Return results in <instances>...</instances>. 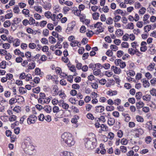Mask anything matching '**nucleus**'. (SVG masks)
<instances>
[{"label": "nucleus", "mask_w": 156, "mask_h": 156, "mask_svg": "<svg viewBox=\"0 0 156 156\" xmlns=\"http://www.w3.org/2000/svg\"><path fill=\"white\" fill-rule=\"evenodd\" d=\"M61 140L69 147L73 145L75 142L72 135L69 133H64L61 136Z\"/></svg>", "instance_id": "1"}, {"label": "nucleus", "mask_w": 156, "mask_h": 156, "mask_svg": "<svg viewBox=\"0 0 156 156\" xmlns=\"http://www.w3.org/2000/svg\"><path fill=\"white\" fill-rule=\"evenodd\" d=\"M24 145L25 147L24 151L30 155H32L35 153V150L34 146L31 144V140L30 138L26 139L24 142Z\"/></svg>", "instance_id": "2"}, {"label": "nucleus", "mask_w": 156, "mask_h": 156, "mask_svg": "<svg viewBox=\"0 0 156 156\" xmlns=\"http://www.w3.org/2000/svg\"><path fill=\"white\" fill-rule=\"evenodd\" d=\"M85 142V145L86 148L88 149H92L94 147L93 144V142L88 139L84 140Z\"/></svg>", "instance_id": "3"}, {"label": "nucleus", "mask_w": 156, "mask_h": 156, "mask_svg": "<svg viewBox=\"0 0 156 156\" xmlns=\"http://www.w3.org/2000/svg\"><path fill=\"white\" fill-rule=\"evenodd\" d=\"M37 117L34 114L30 115L27 118V122L28 124L34 123L37 121Z\"/></svg>", "instance_id": "4"}, {"label": "nucleus", "mask_w": 156, "mask_h": 156, "mask_svg": "<svg viewBox=\"0 0 156 156\" xmlns=\"http://www.w3.org/2000/svg\"><path fill=\"white\" fill-rule=\"evenodd\" d=\"M75 26V25L73 24L72 23H70L68 25V27L66 30V32L67 34H69V32L72 31L74 27Z\"/></svg>", "instance_id": "5"}, {"label": "nucleus", "mask_w": 156, "mask_h": 156, "mask_svg": "<svg viewBox=\"0 0 156 156\" xmlns=\"http://www.w3.org/2000/svg\"><path fill=\"white\" fill-rule=\"evenodd\" d=\"M95 108L96 111L98 112H102L105 110L104 107L101 105L97 106Z\"/></svg>", "instance_id": "6"}, {"label": "nucleus", "mask_w": 156, "mask_h": 156, "mask_svg": "<svg viewBox=\"0 0 156 156\" xmlns=\"http://www.w3.org/2000/svg\"><path fill=\"white\" fill-rule=\"evenodd\" d=\"M21 21V20L20 18H15L12 20L13 23H12V26H14L15 24H19Z\"/></svg>", "instance_id": "7"}, {"label": "nucleus", "mask_w": 156, "mask_h": 156, "mask_svg": "<svg viewBox=\"0 0 156 156\" xmlns=\"http://www.w3.org/2000/svg\"><path fill=\"white\" fill-rule=\"evenodd\" d=\"M155 64L154 63H151L150 65L147 66V69L150 71H152L154 68Z\"/></svg>", "instance_id": "8"}, {"label": "nucleus", "mask_w": 156, "mask_h": 156, "mask_svg": "<svg viewBox=\"0 0 156 156\" xmlns=\"http://www.w3.org/2000/svg\"><path fill=\"white\" fill-rule=\"evenodd\" d=\"M43 7L46 10H49L51 8V4L49 2H47L43 5Z\"/></svg>", "instance_id": "9"}, {"label": "nucleus", "mask_w": 156, "mask_h": 156, "mask_svg": "<svg viewBox=\"0 0 156 156\" xmlns=\"http://www.w3.org/2000/svg\"><path fill=\"white\" fill-rule=\"evenodd\" d=\"M115 121L114 118H110L108 119V124L109 126H112L114 125L115 123Z\"/></svg>", "instance_id": "10"}, {"label": "nucleus", "mask_w": 156, "mask_h": 156, "mask_svg": "<svg viewBox=\"0 0 156 156\" xmlns=\"http://www.w3.org/2000/svg\"><path fill=\"white\" fill-rule=\"evenodd\" d=\"M47 113H49L51 111V108L49 105H47L45 106L43 108Z\"/></svg>", "instance_id": "11"}, {"label": "nucleus", "mask_w": 156, "mask_h": 156, "mask_svg": "<svg viewBox=\"0 0 156 156\" xmlns=\"http://www.w3.org/2000/svg\"><path fill=\"white\" fill-rule=\"evenodd\" d=\"M136 107L137 109L140 108H142L144 105V103L142 102L139 101L136 103Z\"/></svg>", "instance_id": "12"}, {"label": "nucleus", "mask_w": 156, "mask_h": 156, "mask_svg": "<svg viewBox=\"0 0 156 156\" xmlns=\"http://www.w3.org/2000/svg\"><path fill=\"white\" fill-rule=\"evenodd\" d=\"M95 120L97 122H98V120L102 121L103 123H104L105 122V118L103 116H101L99 118H95Z\"/></svg>", "instance_id": "13"}, {"label": "nucleus", "mask_w": 156, "mask_h": 156, "mask_svg": "<svg viewBox=\"0 0 156 156\" xmlns=\"http://www.w3.org/2000/svg\"><path fill=\"white\" fill-rule=\"evenodd\" d=\"M115 34L118 36H121L123 34V31L120 29H118L115 31Z\"/></svg>", "instance_id": "14"}, {"label": "nucleus", "mask_w": 156, "mask_h": 156, "mask_svg": "<svg viewBox=\"0 0 156 156\" xmlns=\"http://www.w3.org/2000/svg\"><path fill=\"white\" fill-rule=\"evenodd\" d=\"M143 85L144 87H149L150 86V84L148 80H143Z\"/></svg>", "instance_id": "15"}, {"label": "nucleus", "mask_w": 156, "mask_h": 156, "mask_svg": "<svg viewBox=\"0 0 156 156\" xmlns=\"http://www.w3.org/2000/svg\"><path fill=\"white\" fill-rule=\"evenodd\" d=\"M19 91L21 94L26 93L27 91L25 88L22 87H20Z\"/></svg>", "instance_id": "16"}, {"label": "nucleus", "mask_w": 156, "mask_h": 156, "mask_svg": "<svg viewBox=\"0 0 156 156\" xmlns=\"http://www.w3.org/2000/svg\"><path fill=\"white\" fill-rule=\"evenodd\" d=\"M151 96L150 95H146L144 96L143 97V99L144 100L149 101L151 99Z\"/></svg>", "instance_id": "17"}, {"label": "nucleus", "mask_w": 156, "mask_h": 156, "mask_svg": "<svg viewBox=\"0 0 156 156\" xmlns=\"http://www.w3.org/2000/svg\"><path fill=\"white\" fill-rule=\"evenodd\" d=\"M11 25V23L9 20L5 21L3 24V26L5 27H9Z\"/></svg>", "instance_id": "18"}, {"label": "nucleus", "mask_w": 156, "mask_h": 156, "mask_svg": "<svg viewBox=\"0 0 156 156\" xmlns=\"http://www.w3.org/2000/svg\"><path fill=\"white\" fill-rule=\"evenodd\" d=\"M34 9L37 12L39 11L40 13H41L42 12V8L40 6H35L34 7Z\"/></svg>", "instance_id": "19"}, {"label": "nucleus", "mask_w": 156, "mask_h": 156, "mask_svg": "<svg viewBox=\"0 0 156 156\" xmlns=\"http://www.w3.org/2000/svg\"><path fill=\"white\" fill-rule=\"evenodd\" d=\"M113 22V20L111 17L108 18L106 21V23L107 24L111 25L112 24Z\"/></svg>", "instance_id": "20"}, {"label": "nucleus", "mask_w": 156, "mask_h": 156, "mask_svg": "<svg viewBox=\"0 0 156 156\" xmlns=\"http://www.w3.org/2000/svg\"><path fill=\"white\" fill-rule=\"evenodd\" d=\"M128 52L132 55H134L135 53L136 52V50L133 49V48H129L128 49Z\"/></svg>", "instance_id": "21"}, {"label": "nucleus", "mask_w": 156, "mask_h": 156, "mask_svg": "<svg viewBox=\"0 0 156 156\" xmlns=\"http://www.w3.org/2000/svg\"><path fill=\"white\" fill-rule=\"evenodd\" d=\"M35 67V63L34 62H32L31 63H30L28 65V68L30 69H34Z\"/></svg>", "instance_id": "22"}, {"label": "nucleus", "mask_w": 156, "mask_h": 156, "mask_svg": "<svg viewBox=\"0 0 156 156\" xmlns=\"http://www.w3.org/2000/svg\"><path fill=\"white\" fill-rule=\"evenodd\" d=\"M86 2L87 3L88 2V5H89V7H90V2H91L92 4L93 5H95L97 3V0H87Z\"/></svg>", "instance_id": "23"}, {"label": "nucleus", "mask_w": 156, "mask_h": 156, "mask_svg": "<svg viewBox=\"0 0 156 156\" xmlns=\"http://www.w3.org/2000/svg\"><path fill=\"white\" fill-rule=\"evenodd\" d=\"M94 20H97L99 16V14L98 12H95L92 14Z\"/></svg>", "instance_id": "24"}, {"label": "nucleus", "mask_w": 156, "mask_h": 156, "mask_svg": "<svg viewBox=\"0 0 156 156\" xmlns=\"http://www.w3.org/2000/svg\"><path fill=\"white\" fill-rule=\"evenodd\" d=\"M13 43H14L15 46L17 47L19 46L20 44V41L19 39H14L13 41Z\"/></svg>", "instance_id": "25"}, {"label": "nucleus", "mask_w": 156, "mask_h": 156, "mask_svg": "<svg viewBox=\"0 0 156 156\" xmlns=\"http://www.w3.org/2000/svg\"><path fill=\"white\" fill-rule=\"evenodd\" d=\"M6 66V62L5 61H2L0 63V67L1 68L5 69Z\"/></svg>", "instance_id": "26"}, {"label": "nucleus", "mask_w": 156, "mask_h": 156, "mask_svg": "<svg viewBox=\"0 0 156 156\" xmlns=\"http://www.w3.org/2000/svg\"><path fill=\"white\" fill-rule=\"evenodd\" d=\"M40 91V87H38L36 88H33L32 89L33 92L35 93L38 94L39 93Z\"/></svg>", "instance_id": "27"}, {"label": "nucleus", "mask_w": 156, "mask_h": 156, "mask_svg": "<svg viewBox=\"0 0 156 156\" xmlns=\"http://www.w3.org/2000/svg\"><path fill=\"white\" fill-rule=\"evenodd\" d=\"M0 33H5L6 34H9V31L7 30L2 27L1 28H0Z\"/></svg>", "instance_id": "28"}, {"label": "nucleus", "mask_w": 156, "mask_h": 156, "mask_svg": "<svg viewBox=\"0 0 156 156\" xmlns=\"http://www.w3.org/2000/svg\"><path fill=\"white\" fill-rule=\"evenodd\" d=\"M142 95V93L140 92H138L136 94V98L137 100L140 99L141 98Z\"/></svg>", "instance_id": "29"}, {"label": "nucleus", "mask_w": 156, "mask_h": 156, "mask_svg": "<svg viewBox=\"0 0 156 156\" xmlns=\"http://www.w3.org/2000/svg\"><path fill=\"white\" fill-rule=\"evenodd\" d=\"M122 14V15H123V14H124V12H123V11L120 10V9H118L115 11V13H114L115 15H116L118 14Z\"/></svg>", "instance_id": "30"}, {"label": "nucleus", "mask_w": 156, "mask_h": 156, "mask_svg": "<svg viewBox=\"0 0 156 156\" xmlns=\"http://www.w3.org/2000/svg\"><path fill=\"white\" fill-rule=\"evenodd\" d=\"M151 26L150 25H148L145 26L144 28V30L145 32H147L151 29Z\"/></svg>", "instance_id": "31"}, {"label": "nucleus", "mask_w": 156, "mask_h": 156, "mask_svg": "<svg viewBox=\"0 0 156 156\" xmlns=\"http://www.w3.org/2000/svg\"><path fill=\"white\" fill-rule=\"evenodd\" d=\"M49 41L52 44L56 42L55 39L52 36H50L49 37Z\"/></svg>", "instance_id": "32"}, {"label": "nucleus", "mask_w": 156, "mask_h": 156, "mask_svg": "<svg viewBox=\"0 0 156 156\" xmlns=\"http://www.w3.org/2000/svg\"><path fill=\"white\" fill-rule=\"evenodd\" d=\"M95 30V33L97 35L99 34L100 33H101L103 31V28L102 27H100Z\"/></svg>", "instance_id": "33"}, {"label": "nucleus", "mask_w": 156, "mask_h": 156, "mask_svg": "<svg viewBox=\"0 0 156 156\" xmlns=\"http://www.w3.org/2000/svg\"><path fill=\"white\" fill-rule=\"evenodd\" d=\"M124 54L123 52L122 51H119L117 52V56L118 58L121 57Z\"/></svg>", "instance_id": "34"}, {"label": "nucleus", "mask_w": 156, "mask_h": 156, "mask_svg": "<svg viewBox=\"0 0 156 156\" xmlns=\"http://www.w3.org/2000/svg\"><path fill=\"white\" fill-rule=\"evenodd\" d=\"M102 24L101 22H98L94 25V27L96 28H98L101 27V25Z\"/></svg>", "instance_id": "35"}, {"label": "nucleus", "mask_w": 156, "mask_h": 156, "mask_svg": "<svg viewBox=\"0 0 156 156\" xmlns=\"http://www.w3.org/2000/svg\"><path fill=\"white\" fill-rule=\"evenodd\" d=\"M101 72V70L99 69H95L93 70V73L95 75H98Z\"/></svg>", "instance_id": "36"}, {"label": "nucleus", "mask_w": 156, "mask_h": 156, "mask_svg": "<svg viewBox=\"0 0 156 156\" xmlns=\"http://www.w3.org/2000/svg\"><path fill=\"white\" fill-rule=\"evenodd\" d=\"M53 90H54V94L55 95H56L58 94V87L57 86H55L53 88Z\"/></svg>", "instance_id": "37"}, {"label": "nucleus", "mask_w": 156, "mask_h": 156, "mask_svg": "<svg viewBox=\"0 0 156 156\" xmlns=\"http://www.w3.org/2000/svg\"><path fill=\"white\" fill-rule=\"evenodd\" d=\"M146 11V9L144 7H142L139 11V13L140 14L143 15Z\"/></svg>", "instance_id": "38"}, {"label": "nucleus", "mask_w": 156, "mask_h": 156, "mask_svg": "<svg viewBox=\"0 0 156 156\" xmlns=\"http://www.w3.org/2000/svg\"><path fill=\"white\" fill-rule=\"evenodd\" d=\"M121 71V70L119 68H118L117 67H116L115 68V69H114V72L115 73L119 74Z\"/></svg>", "instance_id": "39"}, {"label": "nucleus", "mask_w": 156, "mask_h": 156, "mask_svg": "<svg viewBox=\"0 0 156 156\" xmlns=\"http://www.w3.org/2000/svg\"><path fill=\"white\" fill-rule=\"evenodd\" d=\"M45 117L43 114H40L38 116V119L40 121H42L44 120Z\"/></svg>", "instance_id": "40"}, {"label": "nucleus", "mask_w": 156, "mask_h": 156, "mask_svg": "<svg viewBox=\"0 0 156 156\" xmlns=\"http://www.w3.org/2000/svg\"><path fill=\"white\" fill-rule=\"evenodd\" d=\"M147 9V11H148L149 13H152V15L154 14L155 10L153 8L149 7Z\"/></svg>", "instance_id": "41"}, {"label": "nucleus", "mask_w": 156, "mask_h": 156, "mask_svg": "<svg viewBox=\"0 0 156 156\" xmlns=\"http://www.w3.org/2000/svg\"><path fill=\"white\" fill-rule=\"evenodd\" d=\"M117 94V92L116 90H114L112 91H108V94L110 96H113L114 95H115Z\"/></svg>", "instance_id": "42"}, {"label": "nucleus", "mask_w": 156, "mask_h": 156, "mask_svg": "<svg viewBox=\"0 0 156 156\" xmlns=\"http://www.w3.org/2000/svg\"><path fill=\"white\" fill-rule=\"evenodd\" d=\"M16 116L14 115H12L9 118V120L11 122L15 121L16 119Z\"/></svg>", "instance_id": "43"}, {"label": "nucleus", "mask_w": 156, "mask_h": 156, "mask_svg": "<svg viewBox=\"0 0 156 156\" xmlns=\"http://www.w3.org/2000/svg\"><path fill=\"white\" fill-rule=\"evenodd\" d=\"M121 45L123 48H127L129 47V45L127 42H123L122 43Z\"/></svg>", "instance_id": "44"}, {"label": "nucleus", "mask_w": 156, "mask_h": 156, "mask_svg": "<svg viewBox=\"0 0 156 156\" xmlns=\"http://www.w3.org/2000/svg\"><path fill=\"white\" fill-rule=\"evenodd\" d=\"M47 22L46 21L43 20L41 21L40 23V26L41 27H44L46 24Z\"/></svg>", "instance_id": "45"}, {"label": "nucleus", "mask_w": 156, "mask_h": 156, "mask_svg": "<svg viewBox=\"0 0 156 156\" xmlns=\"http://www.w3.org/2000/svg\"><path fill=\"white\" fill-rule=\"evenodd\" d=\"M16 99L15 98H12L9 101V104L11 105H12L15 103L16 102Z\"/></svg>", "instance_id": "46"}, {"label": "nucleus", "mask_w": 156, "mask_h": 156, "mask_svg": "<svg viewBox=\"0 0 156 156\" xmlns=\"http://www.w3.org/2000/svg\"><path fill=\"white\" fill-rule=\"evenodd\" d=\"M36 47V45L34 43H30L29 44V47L30 48L33 49L35 48Z\"/></svg>", "instance_id": "47"}, {"label": "nucleus", "mask_w": 156, "mask_h": 156, "mask_svg": "<svg viewBox=\"0 0 156 156\" xmlns=\"http://www.w3.org/2000/svg\"><path fill=\"white\" fill-rule=\"evenodd\" d=\"M129 38V35L128 34H125L122 37V40L124 41H127Z\"/></svg>", "instance_id": "48"}, {"label": "nucleus", "mask_w": 156, "mask_h": 156, "mask_svg": "<svg viewBox=\"0 0 156 156\" xmlns=\"http://www.w3.org/2000/svg\"><path fill=\"white\" fill-rule=\"evenodd\" d=\"M62 107L63 109H67L69 108V105L66 103H64V101H63Z\"/></svg>", "instance_id": "49"}, {"label": "nucleus", "mask_w": 156, "mask_h": 156, "mask_svg": "<svg viewBox=\"0 0 156 156\" xmlns=\"http://www.w3.org/2000/svg\"><path fill=\"white\" fill-rule=\"evenodd\" d=\"M106 54L108 56H112L113 55V52L111 50H108L106 52Z\"/></svg>", "instance_id": "50"}, {"label": "nucleus", "mask_w": 156, "mask_h": 156, "mask_svg": "<svg viewBox=\"0 0 156 156\" xmlns=\"http://www.w3.org/2000/svg\"><path fill=\"white\" fill-rule=\"evenodd\" d=\"M120 149L121 151L123 153H125L127 151L126 148L125 146H122L120 147Z\"/></svg>", "instance_id": "51"}, {"label": "nucleus", "mask_w": 156, "mask_h": 156, "mask_svg": "<svg viewBox=\"0 0 156 156\" xmlns=\"http://www.w3.org/2000/svg\"><path fill=\"white\" fill-rule=\"evenodd\" d=\"M19 11L20 10L18 6H16L13 9V11L15 13L18 14Z\"/></svg>", "instance_id": "52"}, {"label": "nucleus", "mask_w": 156, "mask_h": 156, "mask_svg": "<svg viewBox=\"0 0 156 156\" xmlns=\"http://www.w3.org/2000/svg\"><path fill=\"white\" fill-rule=\"evenodd\" d=\"M72 88L75 89H78L80 88V86L79 84L75 83L72 85Z\"/></svg>", "instance_id": "53"}, {"label": "nucleus", "mask_w": 156, "mask_h": 156, "mask_svg": "<svg viewBox=\"0 0 156 156\" xmlns=\"http://www.w3.org/2000/svg\"><path fill=\"white\" fill-rule=\"evenodd\" d=\"M38 102L41 104H44L45 103V101L44 99L39 98L38 99Z\"/></svg>", "instance_id": "54"}, {"label": "nucleus", "mask_w": 156, "mask_h": 156, "mask_svg": "<svg viewBox=\"0 0 156 156\" xmlns=\"http://www.w3.org/2000/svg\"><path fill=\"white\" fill-rule=\"evenodd\" d=\"M45 16L48 18H50L51 15V12L49 11H48L45 13Z\"/></svg>", "instance_id": "55"}, {"label": "nucleus", "mask_w": 156, "mask_h": 156, "mask_svg": "<svg viewBox=\"0 0 156 156\" xmlns=\"http://www.w3.org/2000/svg\"><path fill=\"white\" fill-rule=\"evenodd\" d=\"M12 16V12L10 13H8L5 16V19H9Z\"/></svg>", "instance_id": "56"}, {"label": "nucleus", "mask_w": 156, "mask_h": 156, "mask_svg": "<svg viewBox=\"0 0 156 156\" xmlns=\"http://www.w3.org/2000/svg\"><path fill=\"white\" fill-rule=\"evenodd\" d=\"M151 140V138L150 136H147L145 138V141L147 144L150 143Z\"/></svg>", "instance_id": "57"}, {"label": "nucleus", "mask_w": 156, "mask_h": 156, "mask_svg": "<svg viewBox=\"0 0 156 156\" xmlns=\"http://www.w3.org/2000/svg\"><path fill=\"white\" fill-rule=\"evenodd\" d=\"M121 18V17L120 16L118 15L115 16L113 18L114 21L117 22L119 21Z\"/></svg>", "instance_id": "58"}, {"label": "nucleus", "mask_w": 156, "mask_h": 156, "mask_svg": "<svg viewBox=\"0 0 156 156\" xmlns=\"http://www.w3.org/2000/svg\"><path fill=\"white\" fill-rule=\"evenodd\" d=\"M41 42L44 44H48V40L45 38H42L41 40Z\"/></svg>", "instance_id": "59"}, {"label": "nucleus", "mask_w": 156, "mask_h": 156, "mask_svg": "<svg viewBox=\"0 0 156 156\" xmlns=\"http://www.w3.org/2000/svg\"><path fill=\"white\" fill-rule=\"evenodd\" d=\"M128 141L127 140L124 138H123L121 140V143L123 145H126L127 144Z\"/></svg>", "instance_id": "60"}, {"label": "nucleus", "mask_w": 156, "mask_h": 156, "mask_svg": "<svg viewBox=\"0 0 156 156\" xmlns=\"http://www.w3.org/2000/svg\"><path fill=\"white\" fill-rule=\"evenodd\" d=\"M121 100L120 99H117L114 101V104L119 105L121 103Z\"/></svg>", "instance_id": "61"}, {"label": "nucleus", "mask_w": 156, "mask_h": 156, "mask_svg": "<svg viewBox=\"0 0 156 156\" xmlns=\"http://www.w3.org/2000/svg\"><path fill=\"white\" fill-rule=\"evenodd\" d=\"M29 24L31 25L35 23V20L32 17H31L30 18L29 20Z\"/></svg>", "instance_id": "62"}, {"label": "nucleus", "mask_w": 156, "mask_h": 156, "mask_svg": "<svg viewBox=\"0 0 156 156\" xmlns=\"http://www.w3.org/2000/svg\"><path fill=\"white\" fill-rule=\"evenodd\" d=\"M117 136L119 138H121L122 137L123 135V133L121 130H119L117 133Z\"/></svg>", "instance_id": "63"}, {"label": "nucleus", "mask_w": 156, "mask_h": 156, "mask_svg": "<svg viewBox=\"0 0 156 156\" xmlns=\"http://www.w3.org/2000/svg\"><path fill=\"white\" fill-rule=\"evenodd\" d=\"M150 93L153 96H156V90L154 88H153L151 90Z\"/></svg>", "instance_id": "64"}]
</instances>
